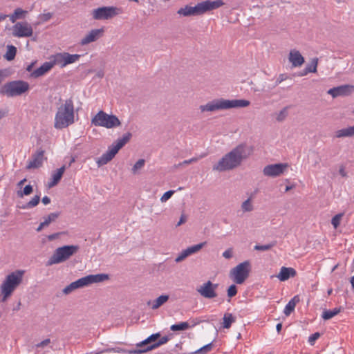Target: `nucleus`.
Instances as JSON below:
<instances>
[{"label": "nucleus", "instance_id": "nucleus-31", "mask_svg": "<svg viewBox=\"0 0 354 354\" xmlns=\"http://www.w3.org/2000/svg\"><path fill=\"white\" fill-rule=\"evenodd\" d=\"M17 54V48L12 45L7 46V51L3 55V57L7 61H12L15 58Z\"/></svg>", "mask_w": 354, "mask_h": 354}, {"label": "nucleus", "instance_id": "nucleus-20", "mask_svg": "<svg viewBox=\"0 0 354 354\" xmlns=\"http://www.w3.org/2000/svg\"><path fill=\"white\" fill-rule=\"evenodd\" d=\"M289 62L293 67L301 66L305 62L300 52L296 49L291 50L288 56Z\"/></svg>", "mask_w": 354, "mask_h": 354}, {"label": "nucleus", "instance_id": "nucleus-59", "mask_svg": "<svg viewBox=\"0 0 354 354\" xmlns=\"http://www.w3.org/2000/svg\"><path fill=\"white\" fill-rule=\"evenodd\" d=\"M201 322V320L200 319H193L191 321V324H189L190 325V328L191 327H194L196 325H198V324H200Z\"/></svg>", "mask_w": 354, "mask_h": 354}, {"label": "nucleus", "instance_id": "nucleus-9", "mask_svg": "<svg viewBox=\"0 0 354 354\" xmlns=\"http://www.w3.org/2000/svg\"><path fill=\"white\" fill-rule=\"evenodd\" d=\"M250 271V262L245 261L231 270L230 277L236 283L242 284L248 278Z\"/></svg>", "mask_w": 354, "mask_h": 354}, {"label": "nucleus", "instance_id": "nucleus-43", "mask_svg": "<svg viewBox=\"0 0 354 354\" xmlns=\"http://www.w3.org/2000/svg\"><path fill=\"white\" fill-rule=\"evenodd\" d=\"M145 163V160L144 159H139L135 165L133 166L131 171L133 174H136L138 171L142 169Z\"/></svg>", "mask_w": 354, "mask_h": 354}, {"label": "nucleus", "instance_id": "nucleus-51", "mask_svg": "<svg viewBox=\"0 0 354 354\" xmlns=\"http://www.w3.org/2000/svg\"><path fill=\"white\" fill-rule=\"evenodd\" d=\"M320 337V333H318V332H316L313 334H312L309 337H308V342L310 345H314L315 344V341Z\"/></svg>", "mask_w": 354, "mask_h": 354}, {"label": "nucleus", "instance_id": "nucleus-52", "mask_svg": "<svg viewBox=\"0 0 354 354\" xmlns=\"http://www.w3.org/2000/svg\"><path fill=\"white\" fill-rule=\"evenodd\" d=\"M288 78H289V76L287 74H284V73L280 74L276 80L274 87L279 85L282 82L286 80Z\"/></svg>", "mask_w": 354, "mask_h": 354}, {"label": "nucleus", "instance_id": "nucleus-14", "mask_svg": "<svg viewBox=\"0 0 354 354\" xmlns=\"http://www.w3.org/2000/svg\"><path fill=\"white\" fill-rule=\"evenodd\" d=\"M287 166L283 163L268 165L263 168V173L266 176L277 177L283 173Z\"/></svg>", "mask_w": 354, "mask_h": 354}, {"label": "nucleus", "instance_id": "nucleus-28", "mask_svg": "<svg viewBox=\"0 0 354 354\" xmlns=\"http://www.w3.org/2000/svg\"><path fill=\"white\" fill-rule=\"evenodd\" d=\"M160 337V333L152 334L149 337H148L147 339H145V340L141 342L140 343L137 344L136 346H137V347H145V346L147 347L149 345H151L155 342H157L158 339Z\"/></svg>", "mask_w": 354, "mask_h": 354}, {"label": "nucleus", "instance_id": "nucleus-34", "mask_svg": "<svg viewBox=\"0 0 354 354\" xmlns=\"http://www.w3.org/2000/svg\"><path fill=\"white\" fill-rule=\"evenodd\" d=\"M341 312V308H335L333 310H326L323 312L322 317L324 320H328Z\"/></svg>", "mask_w": 354, "mask_h": 354}, {"label": "nucleus", "instance_id": "nucleus-64", "mask_svg": "<svg viewBox=\"0 0 354 354\" xmlns=\"http://www.w3.org/2000/svg\"><path fill=\"white\" fill-rule=\"evenodd\" d=\"M281 328H282V324L281 323L277 324L276 326V330L279 333L281 332Z\"/></svg>", "mask_w": 354, "mask_h": 354}, {"label": "nucleus", "instance_id": "nucleus-19", "mask_svg": "<svg viewBox=\"0 0 354 354\" xmlns=\"http://www.w3.org/2000/svg\"><path fill=\"white\" fill-rule=\"evenodd\" d=\"M103 32V28L91 30L82 39L80 44L84 46L95 41L97 39L102 37Z\"/></svg>", "mask_w": 354, "mask_h": 354}, {"label": "nucleus", "instance_id": "nucleus-15", "mask_svg": "<svg viewBox=\"0 0 354 354\" xmlns=\"http://www.w3.org/2000/svg\"><path fill=\"white\" fill-rule=\"evenodd\" d=\"M206 242H203L190 247H188L185 250H183L178 256L176 258L175 262L179 263L185 259L187 257L195 254L200 251L205 245Z\"/></svg>", "mask_w": 354, "mask_h": 354}, {"label": "nucleus", "instance_id": "nucleus-7", "mask_svg": "<svg viewBox=\"0 0 354 354\" xmlns=\"http://www.w3.org/2000/svg\"><path fill=\"white\" fill-rule=\"evenodd\" d=\"M30 86L27 82L15 80L5 84L0 88V94L7 97L21 95L28 91Z\"/></svg>", "mask_w": 354, "mask_h": 354}, {"label": "nucleus", "instance_id": "nucleus-61", "mask_svg": "<svg viewBox=\"0 0 354 354\" xmlns=\"http://www.w3.org/2000/svg\"><path fill=\"white\" fill-rule=\"evenodd\" d=\"M36 61L35 62H32L30 64H29L27 67H26V71H28V72H31L32 71V68L35 66V64H36Z\"/></svg>", "mask_w": 354, "mask_h": 354}, {"label": "nucleus", "instance_id": "nucleus-22", "mask_svg": "<svg viewBox=\"0 0 354 354\" xmlns=\"http://www.w3.org/2000/svg\"><path fill=\"white\" fill-rule=\"evenodd\" d=\"M201 4L203 12L204 14L207 11H210L221 7L225 4V3L222 0H216L214 1L206 0L201 2Z\"/></svg>", "mask_w": 354, "mask_h": 354}, {"label": "nucleus", "instance_id": "nucleus-58", "mask_svg": "<svg viewBox=\"0 0 354 354\" xmlns=\"http://www.w3.org/2000/svg\"><path fill=\"white\" fill-rule=\"evenodd\" d=\"M59 236V233H54V234H50L48 236V239L49 241H53L55 240V239L58 238Z\"/></svg>", "mask_w": 354, "mask_h": 354}, {"label": "nucleus", "instance_id": "nucleus-55", "mask_svg": "<svg viewBox=\"0 0 354 354\" xmlns=\"http://www.w3.org/2000/svg\"><path fill=\"white\" fill-rule=\"evenodd\" d=\"M223 257L225 259H230L232 257V249L229 248L223 253Z\"/></svg>", "mask_w": 354, "mask_h": 354}, {"label": "nucleus", "instance_id": "nucleus-50", "mask_svg": "<svg viewBox=\"0 0 354 354\" xmlns=\"http://www.w3.org/2000/svg\"><path fill=\"white\" fill-rule=\"evenodd\" d=\"M237 293V288L234 284L231 285L227 289V296L232 297Z\"/></svg>", "mask_w": 354, "mask_h": 354}, {"label": "nucleus", "instance_id": "nucleus-38", "mask_svg": "<svg viewBox=\"0 0 354 354\" xmlns=\"http://www.w3.org/2000/svg\"><path fill=\"white\" fill-rule=\"evenodd\" d=\"M169 340V338L168 336H164L159 339L157 342H155L151 345L148 346V349H150V351L155 349L158 348V346L167 343Z\"/></svg>", "mask_w": 354, "mask_h": 354}, {"label": "nucleus", "instance_id": "nucleus-49", "mask_svg": "<svg viewBox=\"0 0 354 354\" xmlns=\"http://www.w3.org/2000/svg\"><path fill=\"white\" fill-rule=\"evenodd\" d=\"M175 193L174 190H169L166 192L160 198L161 202L164 203L169 200Z\"/></svg>", "mask_w": 354, "mask_h": 354}, {"label": "nucleus", "instance_id": "nucleus-17", "mask_svg": "<svg viewBox=\"0 0 354 354\" xmlns=\"http://www.w3.org/2000/svg\"><path fill=\"white\" fill-rule=\"evenodd\" d=\"M177 13L184 17L197 16L203 14L201 3L193 7L185 6L184 8H180Z\"/></svg>", "mask_w": 354, "mask_h": 354}, {"label": "nucleus", "instance_id": "nucleus-62", "mask_svg": "<svg viewBox=\"0 0 354 354\" xmlns=\"http://www.w3.org/2000/svg\"><path fill=\"white\" fill-rule=\"evenodd\" d=\"M339 174H340L342 176H343V177L346 176V171H345V170H344V168L343 167H342L339 169Z\"/></svg>", "mask_w": 354, "mask_h": 354}, {"label": "nucleus", "instance_id": "nucleus-32", "mask_svg": "<svg viewBox=\"0 0 354 354\" xmlns=\"http://www.w3.org/2000/svg\"><path fill=\"white\" fill-rule=\"evenodd\" d=\"M169 295H162L158 297L156 300L153 301L151 308L153 310L158 309L160 306L163 305L165 302L169 300Z\"/></svg>", "mask_w": 354, "mask_h": 354}, {"label": "nucleus", "instance_id": "nucleus-26", "mask_svg": "<svg viewBox=\"0 0 354 354\" xmlns=\"http://www.w3.org/2000/svg\"><path fill=\"white\" fill-rule=\"evenodd\" d=\"M65 170L66 166L63 165L62 167H61L60 168L57 169L56 171H54V173L52 174L51 180L48 183V186L49 188L55 187L59 183V182L62 179V177Z\"/></svg>", "mask_w": 354, "mask_h": 354}, {"label": "nucleus", "instance_id": "nucleus-60", "mask_svg": "<svg viewBox=\"0 0 354 354\" xmlns=\"http://www.w3.org/2000/svg\"><path fill=\"white\" fill-rule=\"evenodd\" d=\"M41 201L44 205H48L50 203V199L47 196H45L44 197H43Z\"/></svg>", "mask_w": 354, "mask_h": 354}, {"label": "nucleus", "instance_id": "nucleus-39", "mask_svg": "<svg viewBox=\"0 0 354 354\" xmlns=\"http://www.w3.org/2000/svg\"><path fill=\"white\" fill-rule=\"evenodd\" d=\"M59 216V212H53L50 213L47 217L44 218V221H43V225L48 226L49 224L55 221Z\"/></svg>", "mask_w": 354, "mask_h": 354}, {"label": "nucleus", "instance_id": "nucleus-13", "mask_svg": "<svg viewBox=\"0 0 354 354\" xmlns=\"http://www.w3.org/2000/svg\"><path fill=\"white\" fill-rule=\"evenodd\" d=\"M32 26L26 21L17 22L12 26V35L17 37H27L32 35Z\"/></svg>", "mask_w": 354, "mask_h": 354}, {"label": "nucleus", "instance_id": "nucleus-5", "mask_svg": "<svg viewBox=\"0 0 354 354\" xmlns=\"http://www.w3.org/2000/svg\"><path fill=\"white\" fill-rule=\"evenodd\" d=\"M131 137V133L128 132L124 134L122 138H118L115 142L109 146L108 150L99 158H97L96 162L98 167L110 162L118 153L119 150L122 149L130 140Z\"/></svg>", "mask_w": 354, "mask_h": 354}, {"label": "nucleus", "instance_id": "nucleus-41", "mask_svg": "<svg viewBox=\"0 0 354 354\" xmlns=\"http://www.w3.org/2000/svg\"><path fill=\"white\" fill-rule=\"evenodd\" d=\"M276 245V241H273L270 243L266 244V245H256L254 246L255 250L259 251H267L272 249L274 245Z\"/></svg>", "mask_w": 354, "mask_h": 354}, {"label": "nucleus", "instance_id": "nucleus-40", "mask_svg": "<svg viewBox=\"0 0 354 354\" xmlns=\"http://www.w3.org/2000/svg\"><path fill=\"white\" fill-rule=\"evenodd\" d=\"M241 209L243 212H252L254 209L250 198H248L242 203Z\"/></svg>", "mask_w": 354, "mask_h": 354}, {"label": "nucleus", "instance_id": "nucleus-23", "mask_svg": "<svg viewBox=\"0 0 354 354\" xmlns=\"http://www.w3.org/2000/svg\"><path fill=\"white\" fill-rule=\"evenodd\" d=\"M297 275L296 270L292 268L281 267L279 273L277 275V277L281 281H285L290 277H295Z\"/></svg>", "mask_w": 354, "mask_h": 354}, {"label": "nucleus", "instance_id": "nucleus-35", "mask_svg": "<svg viewBox=\"0 0 354 354\" xmlns=\"http://www.w3.org/2000/svg\"><path fill=\"white\" fill-rule=\"evenodd\" d=\"M190 328L189 322H184L178 324H173L171 326L170 329L172 331L185 330Z\"/></svg>", "mask_w": 354, "mask_h": 354}, {"label": "nucleus", "instance_id": "nucleus-21", "mask_svg": "<svg viewBox=\"0 0 354 354\" xmlns=\"http://www.w3.org/2000/svg\"><path fill=\"white\" fill-rule=\"evenodd\" d=\"M54 66V64L53 60L50 59V62H44L40 67L33 71L30 76L34 78H37L40 76L44 75L46 73L49 71Z\"/></svg>", "mask_w": 354, "mask_h": 354}, {"label": "nucleus", "instance_id": "nucleus-48", "mask_svg": "<svg viewBox=\"0 0 354 354\" xmlns=\"http://www.w3.org/2000/svg\"><path fill=\"white\" fill-rule=\"evenodd\" d=\"M110 352H113V353H124L126 352V351L122 348H120V347H114V348H108L106 349H104L100 352H99L98 353H110Z\"/></svg>", "mask_w": 354, "mask_h": 354}, {"label": "nucleus", "instance_id": "nucleus-16", "mask_svg": "<svg viewBox=\"0 0 354 354\" xmlns=\"http://www.w3.org/2000/svg\"><path fill=\"white\" fill-rule=\"evenodd\" d=\"M353 91V86L345 84L329 89L328 93L331 95L333 97H337L338 96L348 95L352 93Z\"/></svg>", "mask_w": 354, "mask_h": 354}, {"label": "nucleus", "instance_id": "nucleus-1", "mask_svg": "<svg viewBox=\"0 0 354 354\" xmlns=\"http://www.w3.org/2000/svg\"><path fill=\"white\" fill-rule=\"evenodd\" d=\"M252 153V147L241 143L223 156L214 165L212 169L218 172L233 170L239 167Z\"/></svg>", "mask_w": 354, "mask_h": 354}, {"label": "nucleus", "instance_id": "nucleus-25", "mask_svg": "<svg viewBox=\"0 0 354 354\" xmlns=\"http://www.w3.org/2000/svg\"><path fill=\"white\" fill-rule=\"evenodd\" d=\"M86 286H88L95 283H100L106 281L109 279L107 274H90L84 277Z\"/></svg>", "mask_w": 354, "mask_h": 354}, {"label": "nucleus", "instance_id": "nucleus-2", "mask_svg": "<svg viewBox=\"0 0 354 354\" xmlns=\"http://www.w3.org/2000/svg\"><path fill=\"white\" fill-rule=\"evenodd\" d=\"M75 122L74 104L72 98L67 99L57 107L54 119V128L63 129Z\"/></svg>", "mask_w": 354, "mask_h": 354}, {"label": "nucleus", "instance_id": "nucleus-47", "mask_svg": "<svg viewBox=\"0 0 354 354\" xmlns=\"http://www.w3.org/2000/svg\"><path fill=\"white\" fill-rule=\"evenodd\" d=\"M205 156V154H202V155H201L198 157H194V158H192L191 159L185 160L183 162L179 163L178 165H176V167H180V166L183 165H188V164H191V163H193V162H196L199 159H201V158H203Z\"/></svg>", "mask_w": 354, "mask_h": 354}, {"label": "nucleus", "instance_id": "nucleus-27", "mask_svg": "<svg viewBox=\"0 0 354 354\" xmlns=\"http://www.w3.org/2000/svg\"><path fill=\"white\" fill-rule=\"evenodd\" d=\"M353 136H354V126L337 130L335 133V137L337 138Z\"/></svg>", "mask_w": 354, "mask_h": 354}, {"label": "nucleus", "instance_id": "nucleus-11", "mask_svg": "<svg viewBox=\"0 0 354 354\" xmlns=\"http://www.w3.org/2000/svg\"><path fill=\"white\" fill-rule=\"evenodd\" d=\"M118 8L113 6H103L94 9L92 12L93 18L95 20H106L118 15Z\"/></svg>", "mask_w": 354, "mask_h": 354}, {"label": "nucleus", "instance_id": "nucleus-63", "mask_svg": "<svg viewBox=\"0 0 354 354\" xmlns=\"http://www.w3.org/2000/svg\"><path fill=\"white\" fill-rule=\"evenodd\" d=\"M104 75V71L102 70H100L99 71L97 72L96 73V76L98 77V78H102Z\"/></svg>", "mask_w": 354, "mask_h": 354}, {"label": "nucleus", "instance_id": "nucleus-30", "mask_svg": "<svg viewBox=\"0 0 354 354\" xmlns=\"http://www.w3.org/2000/svg\"><path fill=\"white\" fill-rule=\"evenodd\" d=\"M26 13L27 12L26 10H24L21 8H18L15 10L14 12L12 15H8V17H9L12 23H15L17 21V19L24 18L25 15Z\"/></svg>", "mask_w": 354, "mask_h": 354}, {"label": "nucleus", "instance_id": "nucleus-45", "mask_svg": "<svg viewBox=\"0 0 354 354\" xmlns=\"http://www.w3.org/2000/svg\"><path fill=\"white\" fill-rule=\"evenodd\" d=\"M343 216H344L343 213H339L333 217V218L331 220V224L333 225L334 228L337 229V227L339 225L340 221Z\"/></svg>", "mask_w": 354, "mask_h": 354}, {"label": "nucleus", "instance_id": "nucleus-53", "mask_svg": "<svg viewBox=\"0 0 354 354\" xmlns=\"http://www.w3.org/2000/svg\"><path fill=\"white\" fill-rule=\"evenodd\" d=\"M140 348L135 349V350H131L128 352L129 353H134V354H140V353H144L146 352H148L150 351V349H148V346L147 347H140Z\"/></svg>", "mask_w": 354, "mask_h": 354}, {"label": "nucleus", "instance_id": "nucleus-8", "mask_svg": "<svg viewBox=\"0 0 354 354\" xmlns=\"http://www.w3.org/2000/svg\"><path fill=\"white\" fill-rule=\"evenodd\" d=\"M91 124L96 127H103L107 129H112L121 125L118 118L113 114H107L103 111H100L91 119Z\"/></svg>", "mask_w": 354, "mask_h": 354}, {"label": "nucleus", "instance_id": "nucleus-12", "mask_svg": "<svg viewBox=\"0 0 354 354\" xmlns=\"http://www.w3.org/2000/svg\"><path fill=\"white\" fill-rule=\"evenodd\" d=\"M218 286V283H213L211 281H207L198 287L196 291L204 298L213 299L217 297L216 290Z\"/></svg>", "mask_w": 354, "mask_h": 354}, {"label": "nucleus", "instance_id": "nucleus-57", "mask_svg": "<svg viewBox=\"0 0 354 354\" xmlns=\"http://www.w3.org/2000/svg\"><path fill=\"white\" fill-rule=\"evenodd\" d=\"M187 221V216L185 214H183L180 218V220L178 222V223L176 224V227H178L180 225H181L182 224L185 223Z\"/></svg>", "mask_w": 354, "mask_h": 354}, {"label": "nucleus", "instance_id": "nucleus-36", "mask_svg": "<svg viewBox=\"0 0 354 354\" xmlns=\"http://www.w3.org/2000/svg\"><path fill=\"white\" fill-rule=\"evenodd\" d=\"M40 201V196L38 195L35 196L28 203L20 207L21 209H30L37 206Z\"/></svg>", "mask_w": 354, "mask_h": 354}, {"label": "nucleus", "instance_id": "nucleus-56", "mask_svg": "<svg viewBox=\"0 0 354 354\" xmlns=\"http://www.w3.org/2000/svg\"><path fill=\"white\" fill-rule=\"evenodd\" d=\"M53 16V14L50 12L44 13L41 16V19L43 21H48Z\"/></svg>", "mask_w": 354, "mask_h": 354}, {"label": "nucleus", "instance_id": "nucleus-3", "mask_svg": "<svg viewBox=\"0 0 354 354\" xmlns=\"http://www.w3.org/2000/svg\"><path fill=\"white\" fill-rule=\"evenodd\" d=\"M250 104L246 100H226L217 99L209 102L206 104L201 105L199 109L203 112H214L218 110H227L232 108L246 107Z\"/></svg>", "mask_w": 354, "mask_h": 354}, {"label": "nucleus", "instance_id": "nucleus-6", "mask_svg": "<svg viewBox=\"0 0 354 354\" xmlns=\"http://www.w3.org/2000/svg\"><path fill=\"white\" fill-rule=\"evenodd\" d=\"M80 249L77 245H66L57 248L53 255L49 258L47 266L58 264L69 259L72 256L76 254Z\"/></svg>", "mask_w": 354, "mask_h": 354}, {"label": "nucleus", "instance_id": "nucleus-10", "mask_svg": "<svg viewBox=\"0 0 354 354\" xmlns=\"http://www.w3.org/2000/svg\"><path fill=\"white\" fill-rule=\"evenodd\" d=\"M80 55L78 54H69L68 53H59L53 55L50 57V59L53 60V62L55 65L59 66L61 68H64L68 64H73L77 61Z\"/></svg>", "mask_w": 354, "mask_h": 354}, {"label": "nucleus", "instance_id": "nucleus-54", "mask_svg": "<svg viewBox=\"0 0 354 354\" xmlns=\"http://www.w3.org/2000/svg\"><path fill=\"white\" fill-rule=\"evenodd\" d=\"M50 339H46L43 341H41V342L35 345V347L37 348H43L46 346H47L48 344H50Z\"/></svg>", "mask_w": 354, "mask_h": 354}, {"label": "nucleus", "instance_id": "nucleus-46", "mask_svg": "<svg viewBox=\"0 0 354 354\" xmlns=\"http://www.w3.org/2000/svg\"><path fill=\"white\" fill-rule=\"evenodd\" d=\"M287 115H288V108L284 107L281 111H279V113H277L276 120L278 122H282L286 119Z\"/></svg>", "mask_w": 354, "mask_h": 354}, {"label": "nucleus", "instance_id": "nucleus-24", "mask_svg": "<svg viewBox=\"0 0 354 354\" xmlns=\"http://www.w3.org/2000/svg\"><path fill=\"white\" fill-rule=\"evenodd\" d=\"M85 286H86V281H85V279L84 277H82V278L77 279L75 281L71 283L68 286L65 287L63 289V292L65 295H68L77 288H83Z\"/></svg>", "mask_w": 354, "mask_h": 354}, {"label": "nucleus", "instance_id": "nucleus-29", "mask_svg": "<svg viewBox=\"0 0 354 354\" xmlns=\"http://www.w3.org/2000/svg\"><path fill=\"white\" fill-rule=\"evenodd\" d=\"M299 297L298 295L295 296L286 306L283 313L288 316L292 312L294 311L296 304L299 302Z\"/></svg>", "mask_w": 354, "mask_h": 354}, {"label": "nucleus", "instance_id": "nucleus-4", "mask_svg": "<svg viewBox=\"0 0 354 354\" xmlns=\"http://www.w3.org/2000/svg\"><path fill=\"white\" fill-rule=\"evenodd\" d=\"M25 271L17 270L6 276L0 286V302H5L21 283Z\"/></svg>", "mask_w": 354, "mask_h": 354}, {"label": "nucleus", "instance_id": "nucleus-42", "mask_svg": "<svg viewBox=\"0 0 354 354\" xmlns=\"http://www.w3.org/2000/svg\"><path fill=\"white\" fill-rule=\"evenodd\" d=\"M212 348V344L209 343L198 349L197 351L192 352L191 354H206L211 351Z\"/></svg>", "mask_w": 354, "mask_h": 354}, {"label": "nucleus", "instance_id": "nucleus-44", "mask_svg": "<svg viewBox=\"0 0 354 354\" xmlns=\"http://www.w3.org/2000/svg\"><path fill=\"white\" fill-rule=\"evenodd\" d=\"M33 191L32 186L30 185H28L25 186L23 191H18L17 195L19 197H22L24 195L28 196L30 195Z\"/></svg>", "mask_w": 354, "mask_h": 354}, {"label": "nucleus", "instance_id": "nucleus-37", "mask_svg": "<svg viewBox=\"0 0 354 354\" xmlns=\"http://www.w3.org/2000/svg\"><path fill=\"white\" fill-rule=\"evenodd\" d=\"M317 64H318V58L317 57H314V58L311 59L310 63L308 64L306 66L307 72L316 73Z\"/></svg>", "mask_w": 354, "mask_h": 354}, {"label": "nucleus", "instance_id": "nucleus-33", "mask_svg": "<svg viewBox=\"0 0 354 354\" xmlns=\"http://www.w3.org/2000/svg\"><path fill=\"white\" fill-rule=\"evenodd\" d=\"M223 327L224 328H230L232 324L236 321V319L232 314L226 313L223 315Z\"/></svg>", "mask_w": 354, "mask_h": 354}, {"label": "nucleus", "instance_id": "nucleus-18", "mask_svg": "<svg viewBox=\"0 0 354 354\" xmlns=\"http://www.w3.org/2000/svg\"><path fill=\"white\" fill-rule=\"evenodd\" d=\"M44 151L41 149L37 150L32 155V160L26 165V169H37L41 167L44 160Z\"/></svg>", "mask_w": 354, "mask_h": 354}]
</instances>
